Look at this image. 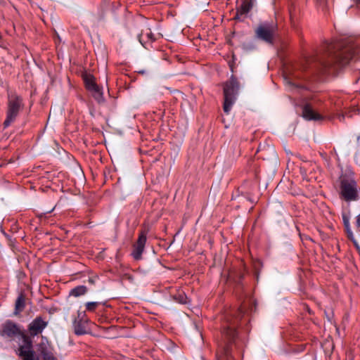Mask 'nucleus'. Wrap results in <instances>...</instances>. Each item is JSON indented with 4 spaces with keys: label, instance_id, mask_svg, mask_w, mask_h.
Returning <instances> with one entry per match:
<instances>
[{
    "label": "nucleus",
    "instance_id": "1",
    "mask_svg": "<svg viewBox=\"0 0 360 360\" xmlns=\"http://www.w3.org/2000/svg\"><path fill=\"white\" fill-rule=\"evenodd\" d=\"M328 58L323 66L328 73L335 74L351 60L360 58V46L350 39L335 40L325 45Z\"/></svg>",
    "mask_w": 360,
    "mask_h": 360
},
{
    "label": "nucleus",
    "instance_id": "2",
    "mask_svg": "<svg viewBox=\"0 0 360 360\" xmlns=\"http://www.w3.org/2000/svg\"><path fill=\"white\" fill-rule=\"evenodd\" d=\"M241 308L237 311V315L226 313L221 325V339L218 343L217 352V360H232V348H239L242 343L238 335L236 327L244 314Z\"/></svg>",
    "mask_w": 360,
    "mask_h": 360
},
{
    "label": "nucleus",
    "instance_id": "3",
    "mask_svg": "<svg viewBox=\"0 0 360 360\" xmlns=\"http://www.w3.org/2000/svg\"><path fill=\"white\" fill-rule=\"evenodd\" d=\"M337 191L340 199L347 202L360 199V188L354 178L350 175H340L338 180Z\"/></svg>",
    "mask_w": 360,
    "mask_h": 360
},
{
    "label": "nucleus",
    "instance_id": "4",
    "mask_svg": "<svg viewBox=\"0 0 360 360\" xmlns=\"http://www.w3.org/2000/svg\"><path fill=\"white\" fill-rule=\"evenodd\" d=\"M239 89V82L234 75H231L229 79L223 84V110L226 114L229 113L236 101Z\"/></svg>",
    "mask_w": 360,
    "mask_h": 360
},
{
    "label": "nucleus",
    "instance_id": "5",
    "mask_svg": "<svg viewBox=\"0 0 360 360\" xmlns=\"http://www.w3.org/2000/svg\"><path fill=\"white\" fill-rule=\"evenodd\" d=\"M23 106V100L21 96L15 94L8 95L6 117L4 122V128L9 127L16 120Z\"/></svg>",
    "mask_w": 360,
    "mask_h": 360
},
{
    "label": "nucleus",
    "instance_id": "6",
    "mask_svg": "<svg viewBox=\"0 0 360 360\" xmlns=\"http://www.w3.org/2000/svg\"><path fill=\"white\" fill-rule=\"evenodd\" d=\"M277 28V25L273 22H262L255 30V37L267 44H272Z\"/></svg>",
    "mask_w": 360,
    "mask_h": 360
},
{
    "label": "nucleus",
    "instance_id": "7",
    "mask_svg": "<svg viewBox=\"0 0 360 360\" xmlns=\"http://www.w3.org/2000/svg\"><path fill=\"white\" fill-rule=\"evenodd\" d=\"M25 335L21 330L20 326L11 320L5 321L0 328V336L14 340L15 338H22Z\"/></svg>",
    "mask_w": 360,
    "mask_h": 360
},
{
    "label": "nucleus",
    "instance_id": "8",
    "mask_svg": "<svg viewBox=\"0 0 360 360\" xmlns=\"http://www.w3.org/2000/svg\"><path fill=\"white\" fill-rule=\"evenodd\" d=\"M148 231L142 229L140 231L138 239L133 246L132 256L136 260H139L144 251L145 245L147 240Z\"/></svg>",
    "mask_w": 360,
    "mask_h": 360
},
{
    "label": "nucleus",
    "instance_id": "9",
    "mask_svg": "<svg viewBox=\"0 0 360 360\" xmlns=\"http://www.w3.org/2000/svg\"><path fill=\"white\" fill-rule=\"evenodd\" d=\"M47 326L48 321L38 316L29 323L27 330L30 336L35 337L41 334Z\"/></svg>",
    "mask_w": 360,
    "mask_h": 360
},
{
    "label": "nucleus",
    "instance_id": "10",
    "mask_svg": "<svg viewBox=\"0 0 360 360\" xmlns=\"http://www.w3.org/2000/svg\"><path fill=\"white\" fill-rule=\"evenodd\" d=\"M38 349L43 360H58L53 352V348L49 345L48 341L46 343L41 342L38 347Z\"/></svg>",
    "mask_w": 360,
    "mask_h": 360
},
{
    "label": "nucleus",
    "instance_id": "11",
    "mask_svg": "<svg viewBox=\"0 0 360 360\" xmlns=\"http://www.w3.org/2000/svg\"><path fill=\"white\" fill-rule=\"evenodd\" d=\"M21 338L23 340L24 345L19 347L18 354L22 359L34 351L32 349V345L30 338L26 335H23Z\"/></svg>",
    "mask_w": 360,
    "mask_h": 360
},
{
    "label": "nucleus",
    "instance_id": "12",
    "mask_svg": "<svg viewBox=\"0 0 360 360\" xmlns=\"http://www.w3.org/2000/svg\"><path fill=\"white\" fill-rule=\"evenodd\" d=\"M26 307V296L23 292L19 293L15 302L13 314L18 316L24 311Z\"/></svg>",
    "mask_w": 360,
    "mask_h": 360
},
{
    "label": "nucleus",
    "instance_id": "13",
    "mask_svg": "<svg viewBox=\"0 0 360 360\" xmlns=\"http://www.w3.org/2000/svg\"><path fill=\"white\" fill-rule=\"evenodd\" d=\"M302 116L307 120H321L323 119V117L315 112L308 104L303 107Z\"/></svg>",
    "mask_w": 360,
    "mask_h": 360
},
{
    "label": "nucleus",
    "instance_id": "14",
    "mask_svg": "<svg viewBox=\"0 0 360 360\" xmlns=\"http://www.w3.org/2000/svg\"><path fill=\"white\" fill-rule=\"evenodd\" d=\"M138 37L140 43L146 48V44L152 43L155 41V37L149 28L143 30Z\"/></svg>",
    "mask_w": 360,
    "mask_h": 360
},
{
    "label": "nucleus",
    "instance_id": "15",
    "mask_svg": "<svg viewBox=\"0 0 360 360\" xmlns=\"http://www.w3.org/2000/svg\"><path fill=\"white\" fill-rule=\"evenodd\" d=\"M255 3V0H243L240 6L237 8L239 10L240 14H247L252 10Z\"/></svg>",
    "mask_w": 360,
    "mask_h": 360
},
{
    "label": "nucleus",
    "instance_id": "16",
    "mask_svg": "<svg viewBox=\"0 0 360 360\" xmlns=\"http://www.w3.org/2000/svg\"><path fill=\"white\" fill-rule=\"evenodd\" d=\"M74 332L77 335H82L86 333V327L81 320H75L73 323Z\"/></svg>",
    "mask_w": 360,
    "mask_h": 360
},
{
    "label": "nucleus",
    "instance_id": "17",
    "mask_svg": "<svg viewBox=\"0 0 360 360\" xmlns=\"http://www.w3.org/2000/svg\"><path fill=\"white\" fill-rule=\"evenodd\" d=\"M88 291L85 285H78L72 288L70 292V295L75 297L85 295Z\"/></svg>",
    "mask_w": 360,
    "mask_h": 360
},
{
    "label": "nucleus",
    "instance_id": "18",
    "mask_svg": "<svg viewBox=\"0 0 360 360\" xmlns=\"http://www.w3.org/2000/svg\"><path fill=\"white\" fill-rule=\"evenodd\" d=\"M92 96L98 102L101 103L104 101L103 93L102 89L98 86L97 88H95L92 91H91Z\"/></svg>",
    "mask_w": 360,
    "mask_h": 360
},
{
    "label": "nucleus",
    "instance_id": "19",
    "mask_svg": "<svg viewBox=\"0 0 360 360\" xmlns=\"http://www.w3.org/2000/svg\"><path fill=\"white\" fill-rule=\"evenodd\" d=\"M85 85L88 91H91L95 88H97L98 85L95 83L92 77L85 78Z\"/></svg>",
    "mask_w": 360,
    "mask_h": 360
},
{
    "label": "nucleus",
    "instance_id": "20",
    "mask_svg": "<svg viewBox=\"0 0 360 360\" xmlns=\"http://www.w3.org/2000/svg\"><path fill=\"white\" fill-rule=\"evenodd\" d=\"M98 302H88L85 304L86 310L89 312H94L100 305Z\"/></svg>",
    "mask_w": 360,
    "mask_h": 360
},
{
    "label": "nucleus",
    "instance_id": "21",
    "mask_svg": "<svg viewBox=\"0 0 360 360\" xmlns=\"http://www.w3.org/2000/svg\"><path fill=\"white\" fill-rule=\"evenodd\" d=\"M245 18L246 15L245 14H240L239 10L236 8V13L233 17V20L243 21Z\"/></svg>",
    "mask_w": 360,
    "mask_h": 360
},
{
    "label": "nucleus",
    "instance_id": "22",
    "mask_svg": "<svg viewBox=\"0 0 360 360\" xmlns=\"http://www.w3.org/2000/svg\"><path fill=\"white\" fill-rule=\"evenodd\" d=\"M186 297L184 292H179L178 294V297H174L175 300H176L179 302L182 303V304L186 303Z\"/></svg>",
    "mask_w": 360,
    "mask_h": 360
},
{
    "label": "nucleus",
    "instance_id": "23",
    "mask_svg": "<svg viewBox=\"0 0 360 360\" xmlns=\"http://www.w3.org/2000/svg\"><path fill=\"white\" fill-rule=\"evenodd\" d=\"M22 360H39L37 357L34 356V352L29 354L27 356L22 359Z\"/></svg>",
    "mask_w": 360,
    "mask_h": 360
},
{
    "label": "nucleus",
    "instance_id": "24",
    "mask_svg": "<svg viewBox=\"0 0 360 360\" xmlns=\"http://www.w3.org/2000/svg\"><path fill=\"white\" fill-rule=\"evenodd\" d=\"M343 221H344V226H345V229L346 231H348V230H350L351 228H350V224H349V219L346 217H343Z\"/></svg>",
    "mask_w": 360,
    "mask_h": 360
},
{
    "label": "nucleus",
    "instance_id": "25",
    "mask_svg": "<svg viewBox=\"0 0 360 360\" xmlns=\"http://www.w3.org/2000/svg\"><path fill=\"white\" fill-rule=\"evenodd\" d=\"M346 232H347L348 238L350 239L351 240H352L354 243H356L354 236L352 230L350 229V230L346 231Z\"/></svg>",
    "mask_w": 360,
    "mask_h": 360
},
{
    "label": "nucleus",
    "instance_id": "26",
    "mask_svg": "<svg viewBox=\"0 0 360 360\" xmlns=\"http://www.w3.org/2000/svg\"><path fill=\"white\" fill-rule=\"evenodd\" d=\"M356 226L360 229V214L356 217Z\"/></svg>",
    "mask_w": 360,
    "mask_h": 360
},
{
    "label": "nucleus",
    "instance_id": "27",
    "mask_svg": "<svg viewBox=\"0 0 360 360\" xmlns=\"http://www.w3.org/2000/svg\"><path fill=\"white\" fill-rule=\"evenodd\" d=\"M345 119V116L343 115L339 116L340 121H343Z\"/></svg>",
    "mask_w": 360,
    "mask_h": 360
},
{
    "label": "nucleus",
    "instance_id": "28",
    "mask_svg": "<svg viewBox=\"0 0 360 360\" xmlns=\"http://www.w3.org/2000/svg\"><path fill=\"white\" fill-rule=\"evenodd\" d=\"M89 282L90 283H91V284H94V281L93 280V278H89Z\"/></svg>",
    "mask_w": 360,
    "mask_h": 360
},
{
    "label": "nucleus",
    "instance_id": "29",
    "mask_svg": "<svg viewBox=\"0 0 360 360\" xmlns=\"http://www.w3.org/2000/svg\"><path fill=\"white\" fill-rule=\"evenodd\" d=\"M141 74H143L144 73V71H141L140 72Z\"/></svg>",
    "mask_w": 360,
    "mask_h": 360
}]
</instances>
